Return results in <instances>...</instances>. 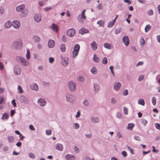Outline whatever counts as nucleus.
Wrapping results in <instances>:
<instances>
[{
  "mask_svg": "<svg viewBox=\"0 0 160 160\" xmlns=\"http://www.w3.org/2000/svg\"><path fill=\"white\" fill-rule=\"evenodd\" d=\"M148 14L149 16H151L153 14V12L152 9H150L148 12Z\"/></svg>",
  "mask_w": 160,
  "mask_h": 160,
  "instance_id": "41",
  "label": "nucleus"
},
{
  "mask_svg": "<svg viewBox=\"0 0 160 160\" xmlns=\"http://www.w3.org/2000/svg\"><path fill=\"white\" fill-rule=\"evenodd\" d=\"M4 68L3 64L2 62H0V70H2Z\"/></svg>",
  "mask_w": 160,
  "mask_h": 160,
  "instance_id": "50",
  "label": "nucleus"
},
{
  "mask_svg": "<svg viewBox=\"0 0 160 160\" xmlns=\"http://www.w3.org/2000/svg\"><path fill=\"white\" fill-rule=\"evenodd\" d=\"M117 117L118 118H120L122 117L121 114L119 112H118L117 113Z\"/></svg>",
  "mask_w": 160,
  "mask_h": 160,
  "instance_id": "59",
  "label": "nucleus"
},
{
  "mask_svg": "<svg viewBox=\"0 0 160 160\" xmlns=\"http://www.w3.org/2000/svg\"><path fill=\"white\" fill-rule=\"evenodd\" d=\"M138 103L139 104L141 105L142 106L145 105V102L144 100L142 99H140L138 100Z\"/></svg>",
  "mask_w": 160,
  "mask_h": 160,
  "instance_id": "33",
  "label": "nucleus"
},
{
  "mask_svg": "<svg viewBox=\"0 0 160 160\" xmlns=\"http://www.w3.org/2000/svg\"><path fill=\"white\" fill-rule=\"evenodd\" d=\"M55 45V42L54 40H50L48 43V46L49 48H53Z\"/></svg>",
  "mask_w": 160,
  "mask_h": 160,
  "instance_id": "20",
  "label": "nucleus"
},
{
  "mask_svg": "<svg viewBox=\"0 0 160 160\" xmlns=\"http://www.w3.org/2000/svg\"><path fill=\"white\" fill-rule=\"evenodd\" d=\"M29 156L30 158H34L35 157V156L34 155V154H33V153H30L29 154Z\"/></svg>",
  "mask_w": 160,
  "mask_h": 160,
  "instance_id": "52",
  "label": "nucleus"
},
{
  "mask_svg": "<svg viewBox=\"0 0 160 160\" xmlns=\"http://www.w3.org/2000/svg\"><path fill=\"white\" fill-rule=\"evenodd\" d=\"M46 133L47 135H50L51 134L52 131L50 129H47L46 130Z\"/></svg>",
  "mask_w": 160,
  "mask_h": 160,
  "instance_id": "45",
  "label": "nucleus"
},
{
  "mask_svg": "<svg viewBox=\"0 0 160 160\" xmlns=\"http://www.w3.org/2000/svg\"><path fill=\"white\" fill-rule=\"evenodd\" d=\"M115 22L113 20H112L109 22L108 25V28L112 27L114 24Z\"/></svg>",
  "mask_w": 160,
  "mask_h": 160,
  "instance_id": "32",
  "label": "nucleus"
},
{
  "mask_svg": "<svg viewBox=\"0 0 160 160\" xmlns=\"http://www.w3.org/2000/svg\"><path fill=\"white\" fill-rule=\"evenodd\" d=\"M74 149L76 152H79V148L77 147H75V148H74Z\"/></svg>",
  "mask_w": 160,
  "mask_h": 160,
  "instance_id": "64",
  "label": "nucleus"
},
{
  "mask_svg": "<svg viewBox=\"0 0 160 160\" xmlns=\"http://www.w3.org/2000/svg\"><path fill=\"white\" fill-rule=\"evenodd\" d=\"M49 60L50 63H52V62H53L54 59L53 58L50 57L49 58Z\"/></svg>",
  "mask_w": 160,
  "mask_h": 160,
  "instance_id": "58",
  "label": "nucleus"
},
{
  "mask_svg": "<svg viewBox=\"0 0 160 160\" xmlns=\"http://www.w3.org/2000/svg\"><path fill=\"white\" fill-rule=\"evenodd\" d=\"M62 41L64 42H66L67 41L66 36L65 35H63L62 38Z\"/></svg>",
  "mask_w": 160,
  "mask_h": 160,
  "instance_id": "55",
  "label": "nucleus"
},
{
  "mask_svg": "<svg viewBox=\"0 0 160 160\" xmlns=\"http://www.w3.org/2000/svg\"><path fill=\"white\" fill-rule=\"evenodd\" d=\"M128 94V90H126L123 93V95H127Z\"/></svg>",
  "mask_w": 160,
  "mask_h": 160,
  "instance_id": "63",
  "label": "nucleus"
},
{
  "mask_svg": "<svg viewBox=\"0 0 160 160\" xmlns=\"http://www.w3.org/2000/svg\"><path fill=\"white\" fill-rule=\"evenodd\" d=\"M90 45L92 49L93 50H96L98 48V44L94 41H93L91 43Z\"/></svg>",
  "mask_w": 160,
  "mask_h": 160,
  "instance_id": "12",
  "label": "nucleus"
},
{
  "mask_svg": "<svg viewBox=\"0 0 160 160\" xmlns=\"http://www.w3.org/2000/svg\"><path fill=\"white\" fill-rule=\"evenodd\" d=\"M91 121L94 123H97L99 121V118L97 117H93L91 119Z\"/></svg>",
  "mask_w": 160,
  "mask_h": 160,
  "instance_id": "24",
  "label": "nucleus"
},
{
  "mask_svg": "<svg viewBox=\"0 0 160 160\" xmlns=\"http://www.w3.org/2000/svg\"><path fill=\"white\" fill-rule=\"evenodd\" d=\"M18 89L19 91V93H23V90H22L21 87L20 86H19L18 87Z\"/></svg>",
  "mask_w": 160,
  "mask_h": 160,
  "instance_id": "47",
  "label": "nucleus"
},
{
  "mask_svg": "<svg viewBox=\"0 0 160 160\" xmlns=\"http://www.w3.org/2000/svg\"><path fill=\"white\" fill-rule=\"evenodd\" d=\"M85 9L83 10L81 12V14L79 15L78 17V19L79 22L82 23L83 22V19H86V17L85 15Z\"/></svg>",
  "mask_w": 160,
  "mask_h": 160,
  "instance_id": "2",
  "label": "nucleus"
},
{
  "mask_svg": "<svg viewBox=\"0 0 160 160\" xmlns=\"http://www.w3.org/2000/svg\"><path fill=\"white\" fill-rule=\"evenodd\" d=\"M8 117V114L7 113H4L2 114L1 118L2 120H4L7 119Z\"/></svg>",
  "mask_w": 160,
  "mask_h": 160,
  "instance_id": "26",
  "label": "nucleus"
},
{
  "mask_svg": "<svg viewBox=\"0 0 160 160\" xmlns=\"http://www.w3.org/2000/svg\"><path fill=\"white\" fill-rule=\"evenodd\" d=\"M14 72L17 75L20 74L21 72L20 68L17 66H16L15 67Z\"/></svg>",
  "mask_w": 160,
  "mask_h": 160,
  "instance_id": "16",
  "label": "nucleus"
},
{
  "mask_svg": "<svg viewBox=\"0 0 160 160\" xmlns=\"http://www.w3.org/2000/svg\"><path fill=\"white\" fill-rule=\"evenodd\" d=\"M66 97L67 100L70 102H72L75 99V97L71 95L67 94Z\"/></svg>",
  "mask_w": 160,
  "mask_h": 160,
  "instance_id": "7",
  "label": "nucleus"
},
{
  "mask_svg": "<svg viewBox=\"0 0 160 160\" xmlns=\"http://www.w3.org/2000/svg\"><path fill=\"white\" fill-rule=\"evenodd\" d=\"M25 8L24 5L22 4L19 5L16 8V10L18 12H21L22 10Z\"/></svg>",
  "mask_w": 160,
  "mask_h": 160,
  "instance_id": "19",
  "label": "nucleus"
},
{
  "mask_svg": "<svg viewBox=\"0 0 160 160\" xmlns=\"http://www.w3.org/2000/svg\"><path fill=\"white\" fill-rule=\"evenodd\" d=\"M144 76L143 75H141L140 76L138 79V80L139 81H142L144 78Z\"/></svg>",
  "mask_w": 160,
  "mask_h": 160,
  "instance_id": "46",
  "label": "nucleus"
},
{
  "mask_svg": "<svg viewBox=\"0 0 160 160\" xmlns=\"http://www.w3.org/2000/svg\"><path fill=\"white\" fill-rule=\"evenodd\" d=\"M122 154L124 157H126L127 155V152L125 151H122Z\"/></svg>",
  "mask_w": 160,
  "mask_h": 160,
  "instance_id": "53",
  "label": "nucleus"
},
{
  "mask_svg": "<svg viewBox=\"0 0 160 160\" xmlns=\"http://www.w3.org/2000/svg\"><path fill=\"white\" fill-rule=\"evenodd\" d=\"M75 128L76 129H78L79 127V125L77 123H74Z\"/></svg>",
  "mask_w": 160,
  "mask_h": 160,
  "instance_id": "61",
  "label": "nucleus"
},
{
  "mask_svg": "<svg viewBox=\"0 0 160 160\" xmlns=\"http://www.w3.org/2000/svg\"><path fill=\"white\" fill-rule=\"evenodd\" d=\"M68 87L70 90L72 91L75 90L76 88V85L72 81H70L68 83Z\"/></svg>",
  "mask_w": 160,
  "mask_h": 160,
  "instance_id": "5",
  "label": "nucleus"
},
{
  "mask_svg": "<svg viewBox=\"0 0 160 160\" xmlns=\"http://www.w3.org/2000/svg\"><path fill=\"white\" fill-rule=\"evenodd\" d=\"M141 122L142 123L144 126H145L148 122L147 120L144 119L142 118L141 120Z\"/></svg>",
  "mask_w": 160,
  "mask_h": 160,
  "instance_id": "37",
  "label": "nucleus"
},
{
  "mask_svg": "<svg viewBox=\"0 0 160 160\" xmlns=\"http://www.w3.org/2000/svg\"><path fill=\"white\" fill-rule=\"evenodd\" d=\"M89 32L88 30L86 29L85 28H82L79 30V33L82 34L88 33Z\"/></svg>",
  "mask_w": 160,
  "mask_h": 160,
  "instance_id": "15",
  "label": "nucleus"
},
{
  "mask_svg": "<svg viewBox=\"0 0 160 160\" xmlns=\"http://www.w3.org/2000/svg\"><path fill=\"white\" fill-rule=\"evenodd\" d=\"M38 104L41 106L43 107L46 103V102L43 99H40L38 101Z\"/></svg>",
  "mask_w": 160,
  "mask_h": 160,
  "instance_id": "11",
  "label": "nucleus"
},
{
  "mask_svg": "<svg viewBox=\"0 0 160 160\" xmlns=\"http://www.w3.org/2000/svg\"><path fill=\"white\" fill-rule=\"evenodd\" d=\"M13 45L14 48L17 49H21L22 46V42L20 41L14 42Z\"/></svg>",
  "mask_w": 160,
  "mask_h": 160,
  "instance_id": "4",
  "label": "nucleus"
},
{
  "mask_svg": "<svg viewBox=\"0 0 160 160\" xmlns=\"http://www.w3.org/2000/svg\"><path fill=\"white\" fill-rule=\"evenodd\" d=\"M78 80L82 82H83L84 81V78L83 77H80L78 78Z\"/></svg>",
  "mask_w": 160,
  "mask_h": 160,
  "instance_id": "56",
  "label": "nucleus"
},
{
  "mask_svg": "<svg viewBox=\"0 0 160 160\" xmlns=\"http://www.w3.org/2000/svg\"><path fill=\"white\" fill-rule=\"evenodd\" d=\"M68 59L67 58H64L62 61V64L64 66H66L68 64Z\"/></svg>",
  "mask_w": 160,
  "mask_h": 160,
  "instance_id": "28",
  "label": "nucleus"
},
{
  "mask_svg": "<svg viewBox=\"0 0 160 160\" xmlns=\"http://www.w3.org/2000/svg\"><path fill=\"white\" fill-rule=\"evenodd\" d=\"M91 71L93 74H96L97 72V70L95 67L93 68L91 70Z\"/></svg>",
  "mask_w": 160,
  "mask_h": 160,
  "instance_id": "35",
  "label": "nucleus"
},
{
  "mask_svg": "<svg viewBox=\"0 0 160 160\" xmlns=\"http://www.w3.org/2000/svg\"><path fill=\"white\" fill-rule=\"evenodd\" d=\"M104 47L106 48L111 49L113 48V46L110 44L106 43L104 44Z\"/></svg>",
  "mask_w": 160,
  "mask_h": 160,
  "instance_id": "18",
  "label": "nucleus"
},
{
  "mask_svg": "<svg viewBox=\"0 0 160 160\" xmlns=\"http://www.w3.org/2000/svg\"><path fill=\"white\" fill-rule=\"evenodd\" d=\"M55 148L56 149L62 151L63 149V145L60 143H57L56 145Z\"/></svg>",
  "mask_w": 160,
  "mask_h": 160,
  "instance_id": "13",
  "label": "nucleus"
},
{
  "mask_svg": "<svg viewBox=\"0 0 160 160\" xmlns=\"http://www.w3.org/2000/svg\"><path fill=\"white\" fill-rule=\"evenodd\" d=\"M75 31L74 29L71 28L68 30L67 31V35L70 37H73L75 34Z\"/></svg>",
  "mask_w": 160,
  "mask_h": 160,
  "instance_id": "6",
  "label": "nucleus"
},
{
  "mask_svg": "<svg viewBox=\"0 0 160 160\" xmlns=\"http://www.w3.org/2000/svg\"><path fill=\"white\" fill-rule=\"evenodd\" d=\"M12 103L13 104V107H16V103L15 102V100L14 99L12 100Z\"/></svg>",
  "mask_w": 160,
  "mask_h": 160,
  "instance_id": "54",
  "label": "nucleus"
},
{
  "mask_svg": "<svg viewBox=\"0 0 160 160\" xmlns=\"http://www.w3.org/2000/svg\"><path fill=\"white\" fill-rule=\"evenodd\" d=\"M151 29V26L149 25H148L145 28V31L146 32H147Z\"/></svg>",
  "mask_w": 160,
  "mask_h": 160,
  "instance_id": "31",
  "label": "nucleus"
},
{
  "mask_svg": "<svg viewBox=\"0 0 160 160\" xmlns=\"http://www.w3.org/2000/svg\"><path fill=\"white\" fill-rule=\"evenodd\" d=\"M134 138L137 140L140 141V138L139 137L137 136H135Z\"/></svg>",
  "mask_w": 160,
  "mask_h": 160,
  "instance_id": "60",
  "label": "nucleus"
},
{
  "mask_svg": "<svg viewBox=\"0 0 160 160\" xmlns=\"http://www.w3.org/2000/svg\"><path fill=\"white\" fill-rule=\"evenodd\" d=\"M30 52L28 50H27V53L26 55V57L27 59H29L30 58Z\"/></svg>",
  "mask_w": 160,
  "mask_h": 160,
  "instance_id": "40",
  "label": "nucleus"
},
{
  "mask_svg": "<svg viewBox=\"0 0 160 160\" xmlns=\"http://www.w3.org/2000/svg\"><path fill=\"white\" fill-rule=\"evenodd\" d=\"M34 18L35 21L37 22H39L42 19L41 15L39 14H35Z\"/></svg>",
  "mask_w": 160,
  "mask_h": 160,
  "instance_id": "10",
  "label": "nucleus"
},
{
  "mask_svg": "<svg viewBox=\"0 0 160 160\" xmlns=\"http://www.w3.org/2000/svg\"><path fill=\"white\" fill-rule=\"evenodd\" d=\"M102 63L104 64H106L108 63V59L107 58L104 57L103 58Z\"/></svg>",
  "mask_w": 160,
  "mask_h": 160,
  "instance_id": "39",
  "label": "nucleus"
},
{
  "mask_svg": "<svg viewBox=\"0 0 160 160\" xmlns=\"http://www.w3.org/2000/svg\"><path fill=\"white\" fill-rule=\"evenodd\" d=\"M94 87L95 91H98L99 90V86L97 84H94Z\"/></svg>",
  "mask_w": 160,
  "mask_h": 160,
  "instance_id": "36",
  "label": "nucleus"
},
{
  "mask_svg": "<svg viewBox=\"0 0 160 160\" xmlns=\"http://www.w3.org/2000/svg\"><path fill=\"white\" fill-rule=\"evenodd\" d=\"M123 111L124 113L125 114H127L128 113V109L127 108L124 107L123 108Z\"/></svg>",
  "mask_w": 160,
  "mask_h": 160,
  "instance_id": "49",
  "label": "nucleus"
},
{
  "mask_svg": "<svg viewBox=\"0 0 160 160\" xmlns=\"http://www.w3.org/2000/svg\"><path fill=\"white\" fill-rule=\"evenodd\" d=\"M80 115H81V113H80V112L79 111L78 112H77V114L76 115V118L79 117L80 116Z\"/></svg>",
  "mask_w": 160,
  "mask_h": 160,
  "instance_id": "62",
  "label": "nucleus"
},
{
  "mask_svg": "<svg viewBox=\"0 0 160 160\" xmlns=\"http://www.w3.org/2000/svg\"><path fill=\"white\" fill-rule=\"evenodd\" d=\"M140 45L142 47H144L145 44V41L142 37L140 39Z\"/></svg>",
  "mask_w": 160,
  "mask_h": 160,
  "instance_id": "23",
  "label": "nucleus"
},
{
  "mask_svg": "<svg viewBox=\"0 0 160 160\" xmlns=\"http://www.w3.org/2000/svg\"><path fill=\"white\" fill-rule=\"evenodd\" d=\"M102 8L103 7L102 5L100 3H99L97 6V8L98 9H102Z\"/></svg>",
  "mask_w": 160,
  "mask_h": 160,
  "instance_id": "57",
  "label": "nucleus"
},
{
  "mask_svg": "<svg viewBox=\"0 0 160 160\" xmlns=\"http://www.w3.org/2000/svg\"><path fill=\"white\" fill-rule=\"evenodd\" d=\"M121 86V84L119 82H117L114 84V88L115 90H118Z\"/></svg>",
  "mask_w": 160,
  "mask_h": 160,
  "instance_id": "14",
  "label": "nucleus"
},
{
  "mask_svg": "<svg viewBox=\"0 0 160 160\" xmlns=\"http://www.w3.org/2000/svg\"><path fill=\"white\" fill-rule=\"evenodd\" d=\"M12 25V22L10 21L7 22L4 24V27L6 28H10Z\"/></svg>",
  "mask_w": 160,
  "mask_h": 160,
  "instance_id": "22",
  "label": "nucleus"
},
{
  "mask_svg": "<svg viewBox=\"0 0 160 160\" xmlns=\"http://www.w3.org/2000/svg\"><path fill=\"white\" fill-rule=\"evenodd\" d=\"M110 69L111 70V72L112 74L114 76V73L113 71V66H110L109 67Z\"/></svg>",
  "mask_w": 160,
  "mask_h": 160,
  "instance_id": "51",
  "label": "nucleus"
},
{
  "mask_svg": "<svg viewBox=\"0 0 160 160\" xmlns=\"http://www.w3.org/2000/svg\"><path fill=\"white\" fill-rule=\"evenodd\" d=\"M12 25L13 27L16 29L19 28L20 26V24L19 22L16 20H15L13 21Z\"/></svg>",
  "mask_w": 160,
  "mask_h": 160,
  "instance_id": "8",
  "label": "nucleus"
},
{
  "mask_svg": "<svg viewBox=\"0 0 160 160\" xmlns=\"http://www.w3.org/2000/svg\"><path fill=\"white\" fill-rule=\"evenodd\" d=\"M66 159L67 160H75V157L72 155L68 154L65 156Z\"/></svg>",
  "mask_w": 160,
  "mask_h": 160,
  "instance_id": "17",
  "label": "nucleus"
},
{
  "mask_svg": "<svg viewBox=\"0 0 160 160\" xmlns=\"http://www.w3.org/2000/svg\"><path fill=\"white\" fill-rule=\"evenodd\" d=\"M52 28L54 31H55L56 32H58V27L57 25L55 24H52Z\"/></svg>",
  "mask_w": 160,
  "mask_h": 160,
  "instance_id": "21",
  "label": "nucleus"
},
{
  "mask_svg": "<svg viewBox=\"0 0 160 160\" xmlns=\"http://www.w3.org/2000/svg\"><path fill=\"white\" fill-rule=\"evenodd\" d=\"M123 42L126 46H127L129 43L130 41L128 38L126 36H124L122 38Z\"/></svg>",
  "mask_w": 160,
  "mask_h": 160,
  "instance_id": "9",
  "label": "nucleus"
},
{
  "mask_svg": "<svg viewBox=\"0 0 160 160\" xmlns=\"http://www.w3.org/2000/svg\"><path fill=\"white\" fill-rule=\"evenodd\" d=\"M152 102L153 105H155L156 104V100L154 97H152Z\"/></svg>",
  "mask_w": 160,
  "mask_h": 160,
  "instance_id": "43",
  "label": "nucleus"
},
{
  "mask_svg": "<svg viewBox=\"0 0 160 160\" xmlns=\"http://www.w3.org/2000/svg\"><path fill=\"white\" fill-rule=\"evenodd\" d=\"M8 141L10 142H12L13 141V137L12 136H9L8 137Z\"/></svg>",
  "mask_w": 160,
  "mask_h": 160,
  "instance_id": "42",
  "label": "nucleus"
},
{
  "mask_svg": "<svg viewBox=\"0 0 160 160\" xmlns=\"http://www.w3.org/2000/svg\"><path fill=\"white\" fill-rule=\"evenodd\" d=\"M80 48V46L79 44H77L74 46L73 50L72 51V56L74 58H76L78 55Z\"/></svg>",
  "mask_w": 160,
  "mask_h": 160,
  "instance_id": "1",
  "label": "nucleus"
},
{
  "mask_svg": "<svg viewBox=\"0 0 160 160\" xmlns=\"http://www.w3.org/2000/svg\"><path fill=\"white\" fill-rule=\"evenodd\" d=\"M31 88L32 89L36 91H37L38 89V86L36 84H34L31 86Z\"/></svg>",
  "mask_w": 160,
  "mask_h": 160,
  "instance_id": "27",
  "label": "nucleus"
},
{
  "mask_svg": "<svg viewBox=\"0 0 160 160\" xmlns=\"http://www.w3.org/2000/svg\"><path fill=\"white\" fill-rule=\"evenodd\" d=\"M155 126L156 128L158 130H160V124L158 123L155 124Z\"/></svg>",
  "mask_w": 160,
  "mask_h": 160,
  "instance_id": "48",
  "label": "nucleus"
},
{
  "mask_svg": "<svg viewBox=\"0 0 160 160\" xmlns=\"http://www.w3.org/2000/svg\"><path fill=\"white\" fill-rule=\"evenodd\" d=\"M83 104L86 106H88L89 105V103L86 100H85L84 102H83Z\"/></svg>",
  "mask_w": 160,
  "mask_h": 160,
  "instance_id": "44",
  "label": "nucleus"
},
{
  "mask_svg": "<svg viewBox=\"0 0 160 160\" xmlns=\"http://www.w3.org/2000/svg\"><path fill=\"white\" fill-rule=\"evenodd\" d=\"M33 40L37 42H39L41 40V39L40 38L37 36H35L33 37Z\"/></svg>",
  "mask_w": 160,
  "mask_h": 160,
  "instance_id": "34",
  "label": "nucleus"
},
{
  "mask_svg": "<svg viewBox=\"0 0 160 160\" xmlns=\"http://www.w3.org/2000/svg\"><path fill=\"white\" fill-rule=\"evenodd\" d=\"M60 49L62 52H65L66 51L65 45L64 44H62L60 46Z\"/></svg>",
  "mask_w": 160,
  "mask_h": 160,
  "instance_id": "30",
  "label": "nucleus"
},
{
  "mask_svg": "<svg viewBox=\"0 0 160 160\" xmlns=\"http://www.w3.org/2000/svg\"><path fill=\"white\" fill-rule=\"evenodd\" d=\"M134 126V125L133 124L129 123L128 125L127 129L130 130H132V129Z\"/></svg>",
  "mask_w": 160,
  "mask_h": 160,
  "instance_id": "25",
  "label": "nucleus"
},
{
  "mask_svg": "<svg viewBox=\"0 0 160 160\" xmlns=\"http://www.w3.org/2000/svg\"><path fill=\"white\" fill-rule=\"evenodd\" d=\"M17 59H19L20 60L22 64L23 65L27 66L29 64V62L28 61H27L23 58L20 56H18L17 57Z\"/></svg>",
  "mask_w": 160,
  "mask_h": 160,
  "instance_id": "3",
  "label": "nucleus"
},
{
  "mask_svg": "<svg viewBox=\"0 0 160 160\" xmlns=\"http://www.w3.org/2000/svg\"><path fill=\"white\" fill-rule=\"evenodd\" d=\"M97 24H99V27L103 26H104V22L102 20L98 21L97 23Z\"/></svg>",
  "mask_w": 160,
  "mask_h": 160,
  "instance_id": "38",
  "label": "nucleus"
},
{
  "mask_svg": "<svg viewBox=\"0 0 160 160\" xmlns=\"http://www.w3.org/2000/svg\"><path fill=\"white\" fill-rule=\"evenodd\" d=\"M93 60L96 62H99V58L97 56L96 54H94V55L93 57Z\"/></svg>",
  "mask_w": 160,
  "mask_h": 160,
  "instance_id": "29",
  "label": "nucleus"
}]
</instances>
